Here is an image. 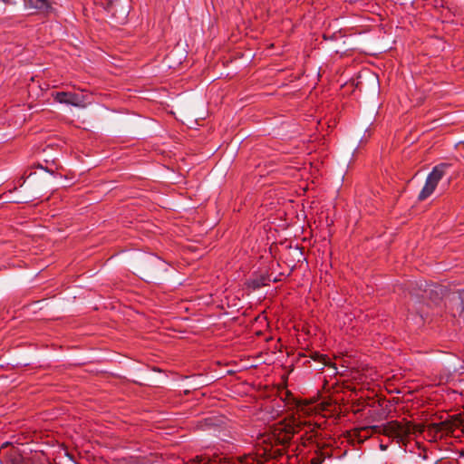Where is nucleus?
Returning a JSON list of instances; mask_svg holds the SVG:
<instances>
[{
	"label": "nucleus",
	"mask_w": 464,
	"mask_h": 464,
	"mask_svg": "<svg viewBox=\"0 0 464 464\" xmlns=\"http://www.w3.org/2000/svg\"><path fill=\"white\" fill-rule=\"evenodd\" d=\"M315 453H316V456L311 459L310 463L311 464H323V462L325 459V455L320 450H316Z\"/></svg>",
	"instance_id": "11"
},
{
	"label": "nucleus",
	"mask_w": 464,
	"mask_h": 464,
	"mask_svg": "<svg viewBox=\"0 0 464 464\" xmlns=\"http://www.w3.org/2000/svg\"><path fill=\"white\" fill-rule=\"evenodd\" d=\"M53 97L57 102L72 105L74 107H84L86 96L74 92H57L53 93Z\"/></svg>",
	"instance_id": "6"
},
{
	"label": "nucleus",
	"mask_w": 464,
	"mask_h": 464,
	"mask_svg": "<svg viewBox=\"0 0 464 464\" xmlns=\"http://www.w3.org/2000/svg\"><path fill=\"white\" fill-rule=\"evenodd\" d=\"M372 435L369 426L354 429L351 431L350 437L352 440H356L358 443H362L370 438Z\"/></svg>",
	"instance_id": "7"
},
{
	"label": "nucleus",
	"mask_w": 464,
	"mask_h": 464,
	"mask_svg": "<svg viewBox=\"0 0 464 464\" xmlns=\"http://www.w3.org/2000/svg\"><path fill=\"white\" fill-rule=\"evenodd\" d=\"M0 455L5 459V464H25L20 448L7 442L2 445Z\"/></svg>",
	"instance_id": "5"
},
{
	"label": "nucleus",
	"mask_w": 464,
	"mask_h": 464,
	"mask_svg": "<svg viewBox=\"0 0 464 464\" xmlns=\"http://www.w3.org/2000/svg\"><path fill=\"white\" fill-rule=\"evenodd\" d=\"M303 425H306V422L293 419L291 422L285 424L283 427L276 428L274 431L276 443L281 446H287L294 435L302 430Z\"/></svg>",
	"instance_id": "2"
},
{
	"label": "nucleus",
	"mask_w": 464,
	"mask_h": 464,
	"mask_svg": "<svg viewBox=\"0 0 464 464\" xmlns=\"http://www.w3.org/2000/svg\"><path fill=\"white\" fill-rule=\"evenodd\" d=\"M130 7L129 0H110L106 9L115 19L116 23L122 24L127 21Z\"/></svg>",
	"instance_id": "4"
},
{
	"label": "nucleus",
	"mask_w": 464,
	"mask_h": 464,
	"mask_svg": "<svg viewBox=\"0 0 464 464\" xmlns=\"http://www.w3.org/2000/svg\"><path fill=\"white\" fill-rule=\"evenodd\" d=\"M440 425H444V423H443V422H442V423H440V424L433 423V424L431 425V428H432L434 430H436V431H437V430H440V429H439V426H440Z\"/></svg>",
	"instance_id": "12"
},
{
	"label": "nucleus",
	"mask_w": 464,
	"mask_h": 464,
	"mask_svg": "<svg viewBox=\"0 0 464 464\" xmlns=\"http://www.w3.org/2000/svg\"><path fill=\"white\" fill-rule=\"evenodd\" d=\"M261 285V284L257 283V284H255V287H259Z\"/></svg>",
	"instance_id": "15"
},
{
	"label": "nucleus",
	"mask_w": 464,
	"mask_h": 464,
	"mask_svg": "<svg viewBox=\"0 0 464 464\" xmlns=\"http://www.w3.org/2000/svg\"><path fill=\"white\" fill-rule=\"evenodd\" d=\"M460 456H461V457H464V452H461V453H460Z\"/></svg>",
	"instance_id": "16"
},
{
	"label": "nucleus",
	"mask_w": 464,
	"mask_h": 464,
	"mask_svg": "<svg viewBox=\"0 0 464 464\" xmlns=\"http://www.w3.org/2000/svg\"><path fill=\"white\" fill-rule=\"evenodd\" d=\"M126 464H140V463H139V462H136V461H134V460H131V461H130V462H128V463H126Z\"/></svg>",
	"instance_id": "14"
},
{
	"label": "nucleus",
	"mask_w": 464,
	"mask_h": 464,
	"mask_svg": "<svg viewBox=\"0 0 464 464\" xmlns=\"http://www.w3.org/2000/svg\"><path fill=\"white\" fill-rule=\"evenodd\" d=\"M307 427L305 432L301 436L300 440L303 446H306L308 443L313 442L314 438L315 437V430L316 427L312 425L311 423H307L306 425H303V428Z\"/></svg>",
	"instance_id": "9"
},
{
	"label": "nucleus",
	"mask_w": 464,
	"mask_h": 464,
	"mask_svg": "<svg viewBox=\"0 0 464 464\" xmlns=\"http://www.w3.org/2000/svg\"><path fill=\"white\" fill-rule=\"evenodd\" d=\"M27 7L38 10L40 12H47L51 9V4L49 0H25Z\"/></svg>",
	"instance_id": "8"
},
{
	"label": "nucleus",
	"mask_w": 464,
	"mask_h": 464,
	"mask_svg": "<svg viewBox=\"0 0 464 464\" xmlns=\"http://www.w3.org/2000/svg\"><path fill=\"white\" fill-rule=\"evenodd\" d=\"M450 167V164L449 163H440L433 168L432 171L427 177L423 188L419 194V200L422 201L433 193L439 181L442 179L447 169Z\"/></svg>",
	"instance_id": "3"
},
{
	"label": "nucleus",
	"mask_w": 464,
	"mask_h": 464,
	"mask_svg": "<svg viewBox=\"0 0 464 464\" xmlns=\"http://www.w3.org/2000/svg\"><path fill=\"white\" fill-rule=\"evenodd\" d=\"M311 359L314 361H317L322 362L324 365H329L330 364V359L327 357V355L321 354L318 352H312L309 355Z\"/></svg>",
	"instance_id": "10"
},
{
	"label": "nucleus",
	"mask_w": 464,
	"mask_h": 464,
	"mask_svg": "<svg viewBox=\"0 0 464 464\" xmlns=\"http://www.w3.org/2000/svg\"><path fill=\"white\" fill-rule=\"evenodd\" d=\"M372 435L382 434L398 443L406 445L410 436L414 433H422L424 427L419 424H413L411 421L391 420L382 425L369 426Z\"/></svg>",
	"instance_id": "1"
},
{
	"label": "nucleus",
	"mask_w": 464,
	"mask_h": 464,
	"mask_svg": "<svg viewBox=\"0 0 464 464\" xmlns=\"http://www.w3.org/2000/svg\"><path fill=\"white\" fill-rule=\"evenodd\" d=\"M380 448H381L382 450H385L387 449V446H385L383 444H381Z\"/></svg>",
	"instance_id": "13"
}]
</instances>
